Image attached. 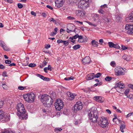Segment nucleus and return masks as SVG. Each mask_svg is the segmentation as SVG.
<instances>
[{"mask_svg": "<svg viewBox=\"0 0 133 133\" xmlns=\"http://www.w3.org/2000/svg\"><path fill=\"white\" fill-rule=\"evenodd\" d=\"M98 113L97 109L95 107H92L88 111V115L90 121L96 123L97 121Z\"/></svg>", "mask_w": 133, "mask_h": 133, "instance_id": "f257e3e1", "label": "nucleus"}, {"mask_svg": "<svg viewBox=\"0 0 133 133\" xmlns=\"http://www.w3.org/2000/svg\"><path fill=\"white\" fill-rule=\"evenodd\" d=\"M41 99L43 104L46 107H50L53 102V100L50 96L46 94L43 95Z\"/></svg>", "mask_w": 133, "mask_h": 133, "instance_id": "f03ea898", "label": "nucleus"}, {"mask_svg": "<svg viewBox=\"0 0 133 133\" xmlns=\"http://www.w3.org/2000/svg\"><path fill=\"white\" fill-rule=\"evenodd\" d=\"M89 0H79L78 7L83 9H86L90 5Z\"/></svg>", "mask_w": 133, "mask_h": 133, "instance_id": "7ed1b4c3", "label": "nucleus"}, {"mask_svg": "<svg viewBox=\"0 0 133 133\" xmlns=\"http://www.w3.org/2000/svg\"><path fill=\"white\" fill-rule=\"evenodd\" d=\"M23 98L26 101L29 103H32L34 101L35 96L34 94H28L24 95Z\"/></svg>", "mask_w": 133, "mask_h": 133, "instance_id": "20e7f679", "label": "nucleus"}, {"mask_svg": "<svg viewBox=\"0 0 133 133\" xmlns=\"http://www.w3.org/2000/svg\"><path fill=\"white\" fill-rule=\"evenodd\" d=\"M63 102L60 99H57L55 103V107L57 110L60 111L63 108Z\"/></svg>", "mask_w": 133, "mask_h": 133, "instance_id": "39448f33", "label": "nucleus"}, {"mask_svg": "<svg viewBox=\"0 0 133 133\" xmlns=\"http://www.w3.org/2000/svg\"><path fill=\"white\" fill-rule=\"evenodd\" d=\"M16 109L18 111V115L19 114L21 115L25 112V110L24 107L23 105L21 103H20L17 104Z\"/></svg>", "mask_w": 133, "mask_h": 133, "instance_id": "423d86ee", "label": "nucleus"}, {"mask_svg": "<svg viewBox=\"0 0 133 133\" xmlns=\"http://www.w3.org/2000/svg\"><path fill=\"white\" fill-rule=\"evenodd\" d=\"M98 122L100 123V126L102 128L106 127L109 124L108 120L105 117L101 118Z\"/></svg>", "mask_w": 133, "mask_h": 133, "instance_id": "0eeeda50", "label": "nucleus"}, {"mask_svg": "<svg viewBox=\"0 0 133 133\" xmlns=\"http://www.w3.org/2000/svg\"><path fill=\"white\" fill-rule=\"evenodd\" d=\"M75 31V26L73 24H69L67 25L66 31L68 33L74 32Z\"/></svg>", "mask_w": 133, "mask_h": 133, "instance_id": "6e6552de", "label": "nucleus"}, {"mask_svg": "<svg viewBox=\"0 0 133 133\" xmlns=\"http://www.w3.org/2000/svg\"><path fill=\"white\" fill-rule=\"evenodd\" d=\"M115 71L117 75H124V70L121 67H116L115 69Z\"/></svg>", "mask_w": 133, "mask_h": 133, "instance_id": "1a4fd4ad", "label": "nucleus"}, {"mask_svg": "<svg viewBox=\"0 0 133 133\" xmlns=\"http://www.w3.org/2000/svg\"><path fill=\"white\" fill-rule=\"evenodd\" d=\"M125 29L127 30V32L131 35L133 34V25L127 24L126 25Z\"/></svg>", "mask_w": 133, "mask_h": 133, "instance_id": "9d476101", "label": "nucleus"}, {"mask_svg": "<svg viewBox=\"0 0 133 133\" xmlns=\"http://www.w3.org/2000/svg\"><path fill=\"white\" fill-rule=\"evenodd\" d=\"M83 106L81 102H77L74 105V111L76 112L77 110H81Z\"/></svg>", "mask_w": 133, "mask_h": 133, "instance_id": "9b49d317", "label": "nucleus"}, {"mask_svg": "<svg viewBox=\"0 0 133 133\" xmlns=\"http://www.w3.org/2000/svg\"><path fill=\"white\" fill-rule=\"evenodd\" d=\"M65 2V0H56V6L58 8L62 7Z\"/></svg>", "mask_w": 133, "mask_h": 133, "instance_id": "f8f14e48", "label": "nucleus"}, {"mask_svg": "<svg viewBox=\"0 0 133 133\" xmlns=\"http://www.w3.org/2000/svg\"><path fill=\"white\" fill-rule=\"evenodd\" d=\"M68 96L67 99L70 100H73L76 95L75 94H72L71 92L68 91L67 93Z\"/></svg>", "mask_w": 133, "mask_h": 133, "instance_id": "ddd939ff", "label": "nucleus"}, {"mask_svg": "<svg viewBox=\"0 0 133 133\" xmlns=\"http://www.w3.org/2000/svg\"><path fill=\"white\" fill-rule=\"evenodd\" d=\"M90 60V57L89 56H86L83 59L82 61L83 64L85 65L86 64L89 63Z\"/></svg>", "mask_w": 133, "mask_h": 133, "instance_id": "4468645a", "label": "nucleus"}, {"mask_svg": "<svg viewBox=\"0 0 133 133\" xmlns=\"http://www.w3.org/2000/svg\"><path fill=\"white\" fill-rule=\"evenodd\" d=\"M94 73H90L87 75L86 76V78L88 80H91L94 77Z\"/></svg>", "mask_w": 133, "mask_h": 133, "instance_id": "2eb2a0df", "label": "nucleus"}, {"mask_svg": "<svg viewBox=\"0 0 133 133\" xmlns=\"http://www.w3.org/2000/svg\"><path fill=\"white\" fill-rule=\"evenodd\" d=\"M77 16L80 17H82L85 16V13L84 11L78 10L76 12Z\"/></svg>", "mask_w": 133, "mask_h": 133, "instance_id": "dca6fc26", "label": "nucleus"}, {"mask_svg": "<svg viewBox=\"0 0 133 133\" xmlns=\"http://www.w3.org/2000/svg\"><path fill=\"white\" fill-rule=\"evenodd\" d=\"M94 98L95 101L99 102L102 103L104 100V98L101 96L95 97Z\"/></svg>", "mask_w": 133, "mask_h": 133, "instance_id": "f3484780", "label": "nucleus"}, {"mask_svg": "<svg viewBox=\"0 0 133 133\" xmlns=\"http://www.w3.org/2000/svg\"><path fill=\"white\" fill-rule=\"evenodd\" d=\"M18 115L19 116L20 118L22 119H26L28 118V115L25 112L21 115L19 114Z\"/></svg>", "mask_w": 133, "mask_h": 133, "instance_id": "a211bd4d", "label": "nucleus"}, {"mask_svg": "<svg viewBox=\"0 0 133 133\" xmlns=\"http://www.w3.org/2000/svg\"><path fill=\"white\" fill-rule=\"evenodd\" d=\"M121 126L120 128V130L122 132H124L123 129H125V125L124 122L122 121V122H121Z\"/></svg>", "mask_w": 133, "mask_h": 133, "instance_id": "6ab92c4d", "label": "nucleus"}, {"mask_svg": "<svg viewBox=\"0 0 133 133\" xmlns=\"http://www.w3.org/2000/svg\"><path fill=\"white\" fill-rule=\"evenodd\" d=\"M129 20L131 22H133V12L128 15V17L127 18L126 20Z\"/></svg>", "mask_w": 133, "mask_h": 133, "instance_id": "aec40b11", "label": "nucleus"}, {"mask_svg": "<svg viewBox=\"0 0 133 133\" xmlns=\"http://www.w3.org/2000/svg\"><path fill=\"white\" fill-rule=\"evenodd\" d=\"M116 86L120 88H123L125 87L124 85L121 82H118L116 84Z\"/></svg>", "mask_w": 133, "mask_h": 133, "instance_id": "412c9836", "label": "nucleus"}, {"mask_svg": "<svg viewBox=\"0 0 133 133\" xmlns=\"http://www.w3.org/2000/svg\"><path fill=\"white\" fill-rule=\"evenodd\" d=\"M92 45L94 47H97L98 46V43L95 40H92L91 42Z\"/></svg>", "mask_w": 133, "mask_h": 133, "instance_id": "4be33fe9", "label": "nucleus"}, {"mask_svg": "<svg viewBox=\"0 0 133 133\" xmlns=\"http://www.w3.org/2000/svg\"><path fill=\"white\" fill-rule=\"evenodd\" d=\"M85 22L88 23L89 25L90 26H92L94 27L97 26L98 25L97 23H92L91 22L88 21H85Z\"/></svg>", "mask_w": 133, "mask_h": 133, "instance_id": "5701e85b", "label": "nucleus"}, {"mask_svg": "<svg viewBox=\"0 0 133 133\" xmlns=\"http://www.w3.org/2000/svg\"><path fill=\"white\" fill-rule=\"evenodd\" d=\"M78 37V35L76 34L74 36L71 37H70L69 39H70L72 40H73L74 39H76Z\"/></svg>", "mask_w": 133, "mask_h": 133, "instance_id": "b1692460", "label": "nucleus"}, {"mask_svg": "<svg viewBox=\"0 0 133 133\" xmlns=\"http://www.w3.org/2000/svg\"><path fill=\"white\" fill-rule=\"evenodd\" d=\"M98 12L99 13H100L101 14H103L104 12V8H103V6H101L99 10H98Z\"/></svg>", "mask_w": 133, "mask_h": 133, "instance_id": "393cba45", "label": "nucleus"}, {"mask_svg": "<svg viewBox=\"0 0 133 133\" xmlns=\"http://www.w3.org/2000/svg\"><path fill=\"white\" fill-rule=\"evenodd\" d=\"M4 112L2 110H0V119L3 118L4 116Z\"/></svg>", "mask_w": 133, "mask_h": 133, "instance_id": "a878e982", "label": "nucleus"}, {"mask_svg": "<svg viewBox=\"0 0 133 133\" xmlns=\"http://www.w3.org/2000/svg\"><path fill=\"white\" fill-rule=\"evenodd\" d=\"M4 50L6 51H9V49L6 46V44H5L2 47Z\"/></svg>", "mask_w": 133, "mask_h": 133, "instance_id": "bb28decb", "label": "nucleus"}, {"mask_svg": "<svg viewBox=\"0 0 133 133\" xmlns=\"http://www.w3.org/2000/svg\"><path fill=\"white\" fill-rule=\"evenodd\" d=\"M81 47V46L78 44L75 45L73 47V48L74 50H76L77 49L80 48Z\"/></svg>", "mask_w": 133, "mask_h": 133, "instance_id": "cd10ccee", "label": "nucleus"}, {"mask_svg": "<svg viewBox=\"0 0 133 133\" xmlns=\"http://www.w3.org/2000/svg\"><path fill=\"white\" fill-rule=\"evenodd\" d=\"M69 40L67 41H63V45L65 46H67L69 44Z\"/></svg>", "mask_w": 133, "mask_h": 133, "instance_id": "c85d7f7f", "label": "nucleus"}, {"mask_svg": "<svg viewBox=\"0 0 133 133\" xmlns=\"http://www.w3.org/2000/svg\"><path fill=\"white\" fill-rule=\"evenodd\" d=\"M62 129L61 128H57L54 129L55 131L56 132H58L62 130Z\"/></svg>", "mask_w": 133, "mask_h": 133, "instance_id": "c756f323", "label": "nucleus"}, {"mask_svg": "<svg viewBox=\"0 0 133 133\" xmlns=\"http://www.w3.org/2000/svg\"><path fill=\"white\" fill-rule=\"evenodd\" d=\"M108 43L110 48H111L113 47L114 44L113 43L111 42H109Z\"/></svg>", "mask_w": 133, "mask_h": 133, "instance_id": "7c9ffc66", "label": "nucleus"}, {"mask_svg": "<svg viewBox=\"0 0 133 133\" xmlns=\"http://www.w3.org/2000/svg\"><path fill=\"white\" fill-rule=\"evenodd\" d=\"M112 79L111 77L109 76H107L105 78V80L106 81H110Z\"/></svg>", "mask_w": 133, "mask_h": 133, "instance_id": "2f4dec72", "label": "nucleus"}, {"mask_svg": "<svg viewBox=\"0 0 133 133\" xmlns=\"http://www.w3.org/2000/svg\"><path fill=\"white\" fill-rule=\"evenodd\" d=\"M93 20L94 22H96V23H97L98 24V22H100V21L99 19L96 18L94 17L93 18Z\"/></svg>", "mask_w": 133, "mask_h": 133, "instance_id": "473e14b6", "label": "nucleus"}, {"mask_svg": "<svg viewBox=\"0 0 133 133\" xmlns=\"http://www.w3.org/2000/svg\"><path fill=\"white\" fill-rule=\"evenodd\" d=\"M74 79V77H66L64 78V79L66 81H68L69 80H73Z\"/></svg>", "mask_w": 133, "mask_h": 133, "instance_id": "72a5a7b5", "label": "nucleus"}, {"mask_svg": "<svg viewBox=\"0 0 133 133\" xmlns=\"http://www.w3.org/2000/svg\"><path fill=\"white\" fill-rule=\"evenodd\" d=\"M101 74L99 72L97 74H96L95 75L94 74V77L95 78H98L101 75Z\"/></svg>", "mask_w": 133, "mask_h": 133, "instance_id": "f704fd0d", "label": "nucleus"}, {"mask_svg": "<svg viewBox=\"0 0 133 133\" xmlns=\"http://www.w3.org/2000/svg\"><path fill=\"white\" fill-rule=\"evenodd\" d=\"M115 48H117V49H119L120 48V47L119 46L118 44H114V46H113V47Z\"/></svg>", "mask_w": 133, "mask_h": 133, "instance_id": "c9c22d12", "label": "nucleus"}, {"mask_svg": "<svg viewBox=\"0 0 133 133\" xmlns=\"http://www.w3.org/2000/svg\"><path fill=\"white\" fill-rule=\"evenodd\" d=\"M49 21L50 22H52L53 23H56V21L53 18H51L49 19Z\"/></svg>", "mask_w": 133, "mask_h": 133, "instance_id": "e433bc0d", "label": "nucleus"}, {"mask_svg": "<svg viewBox=\"0 0 133 133\" xmlns=\"http://www.w3.org/2000/svg\"><path fill=\"white\" fill-rule=\"evenodd\" d=\"M18 88L19 90H23L24 89H25L26 87H23L22 86H20L18 87Z\"/></svg>", "mask_w": 133, "mask_h": 133, "instance_id": "4c0bfd02", "label": "nucleus"}, {"mask_svg": "<svg viewBox=\"0 0 133 133\" xmlns=\"http://www.w3.org/2000/svg\"><path fill=\"white\" fill-rule=\"evenodd\" d=\"M36 64L34 63H30L28 65L30 67H35L36 66Z\"/></svg>", "mask_w": 133, "mask_h": 133, "instance_id": "58836bf2", "label": "nucleus"}, {"mask_svg": "<svg viewBox=\"0 0 133 133\" xmlns=\"http://www.w3.org/2000/svg\"><path fill=\"white\" fill-rule=\"evenodd\" d=\"M42 79L45 81H49L50 79L48 78L44 77L43 76V79Z\"/></svg>", "mask_w": 133, "mask_h": 133, "instance_id": "ea45409f", "label": "nucleus"}, {"mask_svg": "<svg viewBox=\"0 0 133 133\" xmlns=\"http://www.w3.org/2000/svg\"><path fill=\"white\" fill-rule=\"evenodd\" d=\"M110 65L113 67H114L115 65V63L114 61H112L110 63Z\"/></svg>", "mask_w": 133, "mask_h": 133, "instance_id": "a19ab883", "label": "nucleus"}, {"mask_svg": "<svg viewBox=\"0 0 133 133\" xmlns=\"http://www.w3.org/2000/svg\"><path fill=\"white\" fill-rule=\"evenodd\" d=\"M67 19L70 20H72L75 19V18L73 17L69 16L67 17Z\"/></svg>", "mask_w": 133, "mask_h": 133, "instance_id": "79ce46f5", "label": "nucleus"}, {"mask_svg": "<svg viewBox=\"0 0 133 133\" xmlns=\"http://www.w3.org/2000/svg\"><path fill=\"white\" fill-rule=\"evenodd\" d=\"M116 115V114H114V116H115V117L113 118V122H114L115 121V119H117L118 120V121L119 122H120L121 121L120 120H119V119H117V117L116 116H115V115Z\"/></svg>", "mask_w": 133, "mask_h": 133, "instance_id": "37998d69", "label": "nucleus"}, {"mask_svg": "<svg viewBox=\"0 0 133 133\" xmlns=\"http://www.w3.org/2000/svg\"><path fill=\"white\" fill-rule=\"evenodd\" d=\"M18 7L20 8H22L23 6V5L20 3H18L17 5Z\"/></svg>", "mask_w": 133, "mask_h": 133, "instance_id": "c03bdc74", "label": "nucleus"}, {"mask_svg": "<svg viewBox=\"0 0 133 133\" xmlns=\"http://www.w3.org/2000/svg\"><path fill=\"white\" fill-rule=\"evenodd\" d=\"M4 104V102L2 100L0 99V108L3 106Z\"/></svg>", "mask_w": 133, "mask_h": 133, "instance_id": "a18cd8bd", "label": "nucleus"}, {"mask_svg": "<svg viewBox=\"0 0 133 133\" xmlns=\"http://www.w3.org/2000/svg\"><path fill=\"white\" fill-rule=\"evenodd\" d=\"M5 44L4 42L2 41H0V45L1 47H2L3 45Z\"/></svg>", "mask_w": 133, "mask_h": 133, "instance_id": "49530a36", "label": "nucleus"}, {"mask_svg": "<svg viewBox=\"0 0 133 133\" xmlns=\"http://www.w3.org/2000/svg\"><path fill=\"white\" fill-rule=\"evenodd\" d=\"M11 62V61L9 60H6L5 61V63L6 64H9Z\"/></svg>", "mask_w": 133, "mask_h": 133, "instance_id": "de8ad7c7", "label": "nucleus"}, {"mask_svg": "<svg viewBox=\"0 0 133 133\" xmlns=\"http://www.w3.org/2000/svg\"><path fill=\"white\" fill-rule=\"evenodd\" d=\"M132 114H133V112H132V113H130L128 114V115H126V116H125V117L126 118H127L131 116V115H132Z\"/></svg>", "mask_w": 133, "mask_h": 133, "instance_id": "09e8293b", "label": "nucleus"}, {"mask_svg": "<svg viewBox=\"0 0 133 133\" xmlns=\"http://www.w3.org/2000/svg\"><path fill=\"white\" fill-rule=\"evenodd\" d=\"M122 49L123 50H125L127 49V47H126L123 45H122Z\"/></svg>", "mask_w": 133, "mask_h": 133, "instance_id": "8fccbe9b", "label": "nucleus"}, {"mask_svg": "<svg viewBox=\"0 0 133 133\" xmlns=\"http://www.w3.org/2000/svg\"><path fill=\"white\" fill-rule=\"evenodd\" d=\"M63 41L61 39H59L57 41V42L58 44L63 43Z\"/></svg>", "mask_w": 133, "mask_h": 133, "instance_id": "3c124183", "label": "nucleus"}, {"mask_svg": "<svg viewBox=\"0 0 133 133\" xmlns=\"http://www.w3.org/2000/svg\"><path fill=\"white\" fill-rule=\"evenodd\" d=\"M37 75L38 77L40 78L41 79H43V76L41 75L37 74Z\"/></svg>", "mask_w": 133, "mask_h": 133, "instance_id": "603ef678", "label": "nucleus"}, {"mask_svg": "<svg viewBox=\"0 0 133 133\" xmlns=\"http://www.w3.org/2000/svg\"><path fill=\"white\" fill-rule=\"evenodd\" d=\"M129 92V89H126L124 92V94H128Z\"/></svg>", "mask_w": 133, "mask_h": 133, "instance_id": "864d4df0", "label": "nucleus"}, {"mask_svg": "<svg viewBox=\"0 0 133 133\" xmlns=\"http://www.w3.org/2000/svg\"><path fill=\"white\" fill-rule=\"evenodd\" d=\"M43 64L42 65V66H44L46 65L47 62L45 61H44L43 62Z\"/></svg>", "mask_w": 133, "mask_h": 133, "instance_id": "5fc2aeb1", "label": "nucleus"}, {"mask_svg": "<svg viewBox=\"0 0 133 133\" xmlns=\"http://www.w3.org/2000/svg\"><path fill=\"white\" fill-rule=\"evenodd\" d=\"M31 14L32 15H33L35 16H36V13L33 11H31Z\"/></svg>", "mask_w": 133, "mask_h": 133, "instance_id": "6e6d98bb", "label": "nucleus"}, {"mask_svg": "<svg viewBox=\"0 0 133 133\" xmlns=\"http://www.w3.org/2000/svg\"><path fill=\"white\" fill-rule=\"evenodd\" d=\"M94 17H95L96 18L99 19V15L97 14H95L94 15Z\"/></svg>", "mask_w": 133, "mask_h": 133, "instance_id": "4d7b16f0", "label": "nucleus"}, {"mask_svg": "<svg viewBox=\"0 0 133 133\" xmlns=\"http://www.w3.org/2000/svg\"><path fill=\"white\" fill-rule=\"evenodd\" d=\"M2 133H13L12 132L8 130L4 131Z\"/></svg>", "mask_w": 133, "mask_h": 133, "instance_id": "13d9d810", "label": "nucleus"}, {"mask_svg": "<svg viewBox=\"0 0 133 133\" xmlns=\"http://www.w3.org/2000/svg\"><path fill=\"white\" fill-rule=\"evenodd\" d=\"M46 7L49 9H50L51 10H52L53 9V8L51 6L49 5H46Z\"/></svg>", "mask_w": 133, "mask_h": 133, "instance_id": "bf43d9fd", "label": "nucleus"}, {"mask_svg": "<svg viewBox=\"0 0 133 133\" xmlns=\"http://www.w3.org/2000/svg\"><path fill=\"white\" fill-rule=\"evenodd\" d=\"M50 47V44H47L46 45L45 47V48L46 49H48Z\"/></svg>", "mask_w": 133, "mask_h": 133, "instance_id": "052dcab7", "label": "nucleus"}, {"mask_svg": "<svg viewBox=\"0 0 133 133\" xmlns=\"http://www.w3.org/2000/svg\"><path fill=\"white\" fill-rule=\"evenodd\" d=\"M56 34V32H51L50 34V35L51 36H54Z\"/></svg>", "mask_w": 133, "mask_h": 133, "instance_id": "680f3d73", "label": "nucleus"}, {"mask_svg": "<svg viewBox=\"0 0 133 133\" xmlns=\"http://www.w3.org/2000/svg\"><path fill=\"white\" fill-rule=\"evenodd\" d=\"M0 68L1 69H4L5 68V66L2 64H1L0 65Z\"/></svg>", "mask_w": 133, "mask_h": 133, "instance_id": "e2e57ef3", "label": "nucleus"}, {"mask_svg": "<svg viewBox=\"0 0 133 133\" xmlns=\"http://www.w3.org/2000/svg\"><path fill=\"white\" fill-rule=\"evenodd\" d=\"M106 111L107 112V113H108L109 114H110L111 113V111L109 109H106Z\"/></svg>", "mask_w": 133, "mask_h": 133, "instance_id": "0e129e2a", "label": "nucleus"}, {"mask_svg": "<svg viewBox=\"0 0 133 133\" xmlns=\"http://www.w3.org/2000/svg\"><path fill=\"white\" fill-rule=\"evenodd\" d=\"M78 39H82L83 37L81 35L79 36L78 35Z\"/></svg>", "mask_w": 133, "mask_h": 133, "instance_id": "69168bd1", "label": "nucleus"}, {"mask_svg": "<svg viewBox=\"0 0 133 133\" xmlns=\"http://www.w3.org/2000/svg\"><path fill=\"white\" fill-rule=\"evenodd\" d=\"M99 43H101V44H102L103 42V39H100L99 41Z\"/></svg>", "mask_w": 133, "mask_h": 133, "instance_id": "338daca9", "label": "nucleus"}, {"mask_svg": "<svg viewBox=\"0 0 133 133\" xmlns=\"http://www.w3.org/2000/svg\"><path fill=\"white\" fill-rule=\"evenodd\" d=\"M128 87L131 88L132 89H133V85L131 84H130L128 85Z\"/></svg>", "mask_w": 133, "mask_h": 133, "instance_id": "774afa93", "label": "nucleus"}]
</instances>
